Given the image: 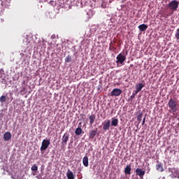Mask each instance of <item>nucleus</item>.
<instances>
[{
  "mask_svg": "<svg viewBox=\"0 0 179 179\" xmlns=\"http://www.w3.org/2000/svg\"><path fill=\"white\" fill-rule=\"evenodd\" d=\"M96 135H97V129L96 130H91L90 131V138L91 139H94Z\"/></svg>",
  "mask_w": 179,
  "mask_h": 179,
  "instance_id": "14",
  "label": "nucleus"
},
{
  "mask_svg": "<svg viewBox=\"0 0 179 179\" xmlns=\"http://www.w3.org/2000/svg\"><path fill=\"white\" fill-rule=\"evenodd\" d=\"M50 140H46V139H44L43 141H42V145L41 147V152H44V150H45L48 146H50Z\"/></svg>",
  "mask_w": 179,
  "mask_h": 179,
  "instance_id": "5",
  "label": "nucleus"
},
{
  "mask_svg": "<svg viewBox=\"0 0 179 179\" xmlns=\"http://www.w3.org/2000/svg\"><path fill=\"white\" fill-rule=\"evenodd\" d=\"M136 176H139V177H143L145 176V171H142V169L137 168L136 170Z\"/></svg>",
  "mask_w": 179,
  "mask_h": 179,
  "instance_id": "10",
  "label": "nucleus"
},
{
  "mask_svg": "<svg viewBox=\"0 0 179 179\" xmlns=\"http://www.w3.org/2000/svg\"><path fill=\"white\" fill-rule=\"evenodd\" d=\"M0 101H1V103H5V101H6V96H1V97H0Z\"/></svg>",
  "mask_w": 179,
  "mask_h": 179,
  "instance_id": "23",
  "label": "nucleus"
},
{
  "mask_svg": "<svg viewBox=\"0 0 179 179\" xmlns=\"http://www.w3.org/2000/svg\"><path fill=\"white\" fill-rule=\"evenodd\" d=\"M175 37L177 40H179V28L176 30V32L175 34Z\"/></svg>",
  "mask_w": 179,
  "mask_h": 179,
  "instance_id": "24",
  "label": "nucleus"
},
{
  "mask_svg": "<svg viewBox=\"0 0 179 179\" xmlns=\"http://www.w3.org/2000/svg\"><path fill=\"white\" fill-rule=\"evenodd\" d=\"M31 171H37V170H38V167L37 166V165L36 164H34L31 168Z\"/></svg>",
  "mask_w": 179,
  "mask_h": 179,
  "instance_id": "22",
  "label": "nucleus"
},
{
  "mask_svg": "<svg viewBox=\"0 0 179 179\" xmlns=\"http://www.w3.org/2000/svg\"><path fill=\"white\" fill-rule=\"evenodd\" d=\"M156 169L157 171H161V173H163V171H164V169H163V164L159 161L157 162Z\"/></svg>",
  "mask_w": 179,
  "mask_h": 179,
  "instance_id": "8",
  "label": "nucleus"
},
{
  "mask_svg": "<svg viewBox=\"0 0 179 179\" xmlns=\"http://www.w3.org/2000/svg\"><path fill=\"white\" fill-rule=\"evenodd\" d=\"M82 131H83L82 128L78 127L75 130V134H76V135H81L82 134Z\"/></svg>",
  "mask_w": 179,
  "mask_h": 179,
  "instance_id": "19",
  "label": "nucleus"
},
{
  "mask_svg": "<svg viewBox=\"0 0 179 179\" xmlns=\"http://www.w3.org/2000/svg\"><path fill=\"white\" fill-rule=\"evenodd\" d=\"M135 93H133L132 96H131V99H134L135 97V96H136V91H134Z\"/></svg>",
  "mask_w": 179,
  "mask_h": 179,
  "instance_id": "25",
  "label": "nucleus"
},
{
  "mask_svg": "<svg viewBox=\"0 0 179 179\" xmlns=\"http://www.w3.org/2000/svg\"><path fill=\"white\" fill-rule=\"evenodd\" d=\"M116 64H124V62H125V59H127V57H125V55H122L121 53H120L117 57H116Z\"/></svg>",
  "mask_w": 179,
  "mask_h": 179,
  "instance_id": "4",
  "label": "nucleus"
},
{
  "mask_svg": "<svg viewBox=\"0 0 179 179\" xmlns=\"http://www.w3.org/2000/svg\"><path fill=\"white\" fill-rule=\"evenodd\" d=\"M11 138H12V134H10V132L7 131L3 135L4 141H10Z\"/></svg>",
  "mask_w": 179,
  "mask_h": 179,
  "instance_id": "9",
  "label": "nucleus"
},
{
  "mask_svg": "<svg viewBox=\"0 0 179 179\" xmlns=\"http://www.w3.org/2000/svg\"><path fill=\"white\" fill-rule=\"evenodd\" d=\"M89 120H90V124L93 125V124H94V120H96V115L92 114L91 115H90Z\"/></svg>",
  "mask_w": 179,
  "mask_h": 179,
  "instance_id": "13",
  "label": "nucleus"
},
{
  "mask_svg": "<svg viewBox=\"0 0 179 179\" xmlns=\"http://www.w3.org/2000/svg\"><path fill=\"white\" fill-rule=\"evenodd\" d=\"M110 124H111V122L110 120H108L106 122H105L103 126V131H108V129H110Z\"/></svg>",
  "mask_w": 179,
  "mask_h": 179,
  "instance_id": "11",
  "label": "nucleus"
},
{
  "mask_svg": "<svg viewBox=\"0 0 179 179\" xmlns=\"http://www.w3.org/2000/svg\"><path fill=\"white\" fill-rule=\"evenodd\" d=\"M83 164L85 167H87L89 166V158L87 157H84L83 158Z\"/></svg>",
  "mask_w": 179,
  "mask_h": 179,
  "instance_id": "16",
  "label": "nucleus"
},
{
  "mask_svg": "<svg viewBox=\"0 0 179 179\" xmlns=\"http://www.w3.org/2000/svg\"><path fill=\"white\" fill-rule=\"evenodd\" d=\"M168 106L169 108H171V110L173 111V113H176L177 110H178V106H177V102L173 99H171L169 100Z\"/></svg>",
  "mask_w": 179,
  "mask_h": 179,
  "instance_id": "1",
  "label": "nucleus"
},
{
  "mask_svg": "<svg viewBox=\"0 0 179 179\" xmlns=\"http://www.w3.org/2000/svg\"><path fill=\"white\" fill-rule=\"evenodd\" d=\"M121 93H122V91L121 90V89L115 88L112 90L110 94L111 96H118L121 95Z\"/></svg>",
  "mask_w": 179,
  "mask_h": 179,
  "instance_id": "6",
  "label": "nucleus"
},
{
  "mask_svg": "<svg viewBox=\"0 0 179 179\" xmlns=\"http://www.w3.org/2000/svg\"><path fill=\"white\" fill-rule=\"evenodd\" d=\"M131 165H127L124 169V174H126L127 176L131 175Z\"/></svg>",
  "mask_w": 179,
  "mask_h": 179,
  "instance_id": "17",
  "label": "nucleus"
},
{
  "mask_svg": "<svg viewBox=\"0 0 179 179\" xmlns=\"http://www.w3.org/2000/svg\"><path fill=\"white\" fill-rule=\"evenodd\" d=\"M145 86V84H142V83H138L136 85V94H138L139 92H141V90H142V89H143V87Z\"/></svg>",
  "mask_w": 179,
  "mask_h": 179,
  "instance_id": "7",
  "label": "nucleus"
},
{
  "mask_svg": "<svg viewBox=\"0 0 179 179\" xmlns=\"http://www.w3.org/2000/svg\"><path fill=\"white\" fill-rule=\"evenodd\" d=\"M178 5H179V2L178 1H177L176 0H173L171 2H169V3L168 4L167 7L171 10H177V9H178Z\"/></svg>",
  "mask_w": 179,
  "mask_h": 179,
  "instance_id": "2",
  "label": "nucleus"
},
{
  "mask_svg": "<svg viewBox=\"0 0 179 179\" xmlns=\"http://www.w3.org/2000/svg\"><path fill=\"white\" fill-rule=\"evenodd\" d=\"M174 171H176V173H177V171H178V169H174Z\"/></svg>",
  "mask_w": 179,
  "mask_h": 179,
  "instance_id": "27",
  "label": "nucleus"
},
{
  "mask_svg": "<svg viewBox=\"0 0 179 179\" xmlns=\"http://www.w3.org/2000/svg\"><path fill=\"white\" fill-rule=\"evenodd\" d=\"M44 179V178H43Z\"/></svg>",
  "mask_w": 179,
  "mask_h": 179,
  "instance_id": "29",
  "label": "nucleus"
},
{
  "mask_svg": "<svg viewBox=\"0 0 179 179\" xmlns=\"http://www.w3.org/2000/svg\"><path fill=\"white\" fill-rule=\"evenodd\" d=\"M65 62L69 64V62H72V57L71 55H68L65 57Z\"/></svg>",
  "mask_w": 179,
  "mask_h": 179,
  "instance_id": "20",
  "label": "nucleus"
},
{
  "mask_svg": "<svg viewBox=\"0 0 179 179\" xmlns=\"http://www.w3.org/2000/svg\"><path fill=\"white\" fill-rule=\"evenodd\" d=\"M145 121H146V117H144L142 121V125H145Z\"/></svg>",
  "mask_w": 179,
  "mask_h": 179,
  "instance_id": "26",
  "label": "nucleus"
},
{
  "mask_svg": "<svg viewBox=\"0 0 179 179\" xmlns=\"http://www.w3.org/2000/svg\"><path fill=\"white\" fill-rule=\"evenodd\" d=\"M68 141H69V133L66 132L62 138V146H66Z\"/></svg>",
  "mask_w": 179,
  "mask_h": 179,
  "instance_id": "3",
  "label": "nucleus"
},
{
  "mask_svg": "<svg viewBox=\"0 0 179 179\" xmlns=\"http://www.w3.org/2000/svg\"><path fill=\"white\" fill-rule=\"evenodd\" d=\"M143 115V113H142V112L138 113L137 115V120L138 121V122H141V121H142Z\"/></svg>",
  "mask_w": 179,
  "mask_h": 179,
  "instance_id": "21",
  "label": "nucleus"
},
{
  "mask_svg": "<svg viewBox=\"0 0 179 179\" xmlns=\"http://www.w3.org/2000/svg\"><path fill=\"white\" fill-rule=\"evenodd\" d=\"M45 1V2H47V1H48V0H44Z\"/></svg>",
  "mask_w": 179,
  "mask_h": 179,
  "instance_id": "28",
  "label": "nucleus"
},
{
  "mask_svg": "<svg viewBox=\"0 0 179 179\" xmlns=\"http://www.w3.org/2000/svg\"><path fill=\"white\" fill-rule=\"evenodd\" d=\"M138 29L140 31H146L148 30V25L145 24H140Z\"/></svg>",
  "mask_w": 179,
  "mask_h": 179,
  "instance_id": "15",
  "label": "nucleus"
},
{
  "mask_svg": "<svg viewBox=\"0 0 179 179\" xmlns=\"http://www.w3.org/2000/svg\"><path fill=\"white\" fill-rule=\"evenodd\" d=\"M118 126V120L117 118L112 119L111 127H117Z\"/></svg>",
  "mask_w": 179,
  "mask_h": 179,
  "instance_id": "18",
  "label": "nucleus"
},
{
  "mask_svg": "<svg viewBox=\"0 0 179 179\" xmlns=\"http://www.w3.org/2000/svg\"><path fill=\"white\" fill-rule=\"evenodd\" d=\"M66 177L68 179H75V176H73V172L68 169L66 173Z\"/></svg>",
  "mask_w": 179,
  "mask_h": 179,
  "instance_id": "12",
  "label": "nucleus"
}]
</instances>
